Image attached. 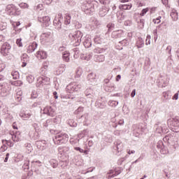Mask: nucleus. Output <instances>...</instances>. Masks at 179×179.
Returning a JSON list of instances; mask_svg holds the SVG:
<instances>
[{"label": "nucleus", "instance_id": "nucleus-1", "mask_svg": "<svg viewBox=\"0 0 179 179\" xmlns=\"http://www.w3.org/2000/svg\"><path fill=\"white\" fill-rule=\"evenodd\" d=\"M68 139H69L68 134L65 133L58 134L55 136V145H62L66 143Z\"/></svg>", "mask_w": 179, "mask_h": 179}, {"label": "nucleus", "instance_id": "nucleus-2", "mask_svg": "<svg viewBox=\"0 0 179 179\" xmlns=\"http://www.w3.org/2000/svg\"><path fill=\"white\" fill-rule=\"evenodd\" d=\"M69 37L71 38V41H76V45H79L82 42V37H83V34L80 31H76L73 34H70Z\"/></svg>", "mask_w": 179, "mask_h": 179}, {"label": "nucleus", "instance_id": "nucleus-3", "mask_svg": "<svg viewBox=\"0 0 179 179\" xmlns=\"http://www.w3.org/2000/svg\"><path fill=\"white\" fill-rule=\"evenodd\" d=\"M6 10L9 15H14L18 16L20 15V11L17 10V8L13 4H9L6 6Z\"/></svg>", "mask_w": 179, "mask_h": 179}, {"label": "nucleus", "instance_id": "nucleus-4", "mask_svg": "<svg viewBox=\"0 0 179 179\" xmlns=\"http://www.w3.org/2000/svg\"><path fill=\"white\" fill-rule=\"evenodd\" d=\"M10 44L4 43L1 48V54H2V55L4 57H6V55H8L9 52H10Z\"/></svg>", "mask_w": 179, "mask_h": 179}, {"label": "nucleus", "instance_id": "nucleus-5", "mask_svg": "<svg viewBox=\"0 0 179 179\" xmlns=\"http://www.w3.org/2000/svg\"><path fill=\"white\" fill-rule=\"evenodd\" d=\"M38 20L41 23H43V24L47 27L48 26H50V20H51V18H50L49 16H44L39 17Z\"/></svg>", "mask_w": 179, "mask_h": 179}, {"label": "nucleus", "instance_id": "nucleus-6", "mask_svg": "<svg viewBox=\"0 0 179 179\" xmlns=\"http://www.w3.org/2000/svg\"><path fill=\"white\" fill-rule=\"evenodd\" d=\"M36 57L38 59H45L47 58V52L43 50H39L36 52Z\"/></svg>", "mask_w": 179, "mask_h": 179}, {"label": "nucleus", "instance_id": "nucleus-7", "mask_svg": "<svg viewBox=\"0 0 179 179\" xmlns=\"http://www.w3.org/2000/svg\"><path fill=\"white\" fill-rule=\"evenodd\" d=\"M0 96L1 97H5V96H8V90L2 85H0Z\"/></svg>", "mask_w": 179, "mask_h": 179}, {"label": "nucleus", "instance_id": "nucleus-8", "mask_svg": "<svg viewBox=\"0 0 179 179\" xmlns=\"http://www.w3.org/2000/svg\"><path fill=\"white\" fill-rule=\"evenodd\" d=\"M132 8V3L130 4H121L119 6L120 9H122V10H129Z\"/></svg>", "mask_w": 179, "mask_h": 179}, {"label": "nucleus", "instance_id": "nucleus-9", "mask_svg": "<svg viewBox=\"0 0 179 179\" xmlns=\"http://www.w3.org/2000/svg\"><path fill=\"white\" fill-rule=\"evenodd\" d=\"M37 48V43H33L31 45H29L27 48V52H33Z\"/></svg>", "mask_w": 179, "mask_h": 179}, {"label": "nucleus", "instance_id": "nucleus-10", "mask_svg": "<svg viewBox=\"0 0 179 179\" xmlns=\"http://www.w3.org/2000/svg\"><path fill=\"white\" fill-rule=\"evenodd\" d=\"M12 139L14 142H19L22 139V135H20V133H16L12 136Z\"/></svg>", "mask_w": 179, "mask_h": 179}, {"label": "nucleus", "instance_id": "nucleus-11", "mask_svg": "<svg viewBox=\"0 0 179 179\" xmlns=\"http://www.w3.org/2000/svg\"><path fill=\"white\" fill-rule=\"evenodd\" d=\"M73 89L74 92H78V90H79L80 87L79 85H69L66 87V90H71V89Z\"/></svg>", "mask_w": 179, "mask_h": 179}, {"label": "nucleus", "instance_id": "nucleus-12", "mask_svg": "<svg viewBox=\"0 0 179 179\" xmlns=\"http://www.w3.org/2000/svg\"><path fill=\"white\" fill-rule=\"evenodd\" d=\"M171 16L173 20H177L178 19V13L176 10H173L171 13Z\"/></svg>", "mask_w": 179, "mask_h": 179}, {"label": "nucleus", "instance_id": "nucleus-13", "mask_svg": "<svg viewBox=\"0 0 179 179\" xmlns=\"http://www.w3.org/2000/svg\"><path fill=\"white\" fill-rule=\"evenodd\" d=\"M48 115H50L51 117H54L55 114V110H52V108H51V106L48 107Z\"/></svg>", "mask_w": 179, "mask_h": 179}, {"label": "nucleus", "instance_id": "nucleus-14", "mask_svg": "<svg viewBox=\"0 0 179 179\" xmlns=\"http://www.w3.org/2000/svg\"><path fill=\"white\" fill-rule=\"evenodd\" d=\"M69 52H65L64 54H63V59L64 61H65V62H68L69 61Z\"/></svg>", "mask_w": 179, "mask_h": 179}, {"label": "nucleus", "instance_id": "nucleus-15", "mask_svg": "<svg viewBox=\"0 0 179 179\" xmlns=\"http://www.w3.org/2000/svg\"><path fill=\"white\" fill-rule=\"evenodd\" d=\"M11 85L13 86H22V85H23V82H22V80H17L11 83Z\"/></svg>", "mask_w": 179, "mask_h": 179}, {"label": "nucleus", "instance_id": "nucleus-16", "mask_svg": "<svg viewBox=\"0 0 179 179\" xmlns=\"http://www.w3.org/2000/svg\"><path fill=\"white\" fill-rule=\"evenodd\" d=\"M104 59H105V57L103 55H99V56L96 57V62H103Z\"/></svg>", "mask_w": 179, "mask_h": 179}, {"label": "nucleus", "instance_id": "nucleus-17", "mask_svg": "<svg viewBox=\"0 0 179 179\" xmlns=\"http://www.w3.org/2000/svg\"><path fill=\"white\" fill-rule=\"evenodd\" d=\"M11 75L13 76V79H19L20 75L18 71H13Z\"/></svg>", "mask_w": 179, "mask_h": 179}, {"label": "nucleus", "instance_id": "nucleus-18", "mask_svg": "<svg viewBox=\"0 0 179 179\" xmlns=\"http://www.w3.org/2000/svg\"><path fill=\"white\" fill-rule=\"evenodd\" d=\"M21 59H22V61H24V62H27V59H29V56L27 55V54L24 53L21 56Z\"/></svg>", "mask_w": 179, "mask_h": 179}, {"label": "nucleus", "instance_id": "nucleus-19", "mask_svg": "<svg viewBox=\"0 0 179 179\" xmlns=\"http://www.w3.org/2000/svg\"><path fill=\"white\" fill-rule=\"evenodd\" d=\"M148 12H149V8L143 9L140 14V16H145V15H146V13H148Z\"/></svg>", "mask_w": 179, "mask_h": 179}, {"label": "nucleus", "instance_id": "nucleus-20", "mask_svg": "<svg viewBox=\"0 0 179 179\" xmlns=\"http://www.w3.org/2000/svg\"><path fill=\"white\" fill-rule=\"evenodd\" d=\"M19 6L21 7L22 9H27L29 8V4L26 3H20Z\"/></svg>", "mask_w": 179, "mask_h": 179}, {"label": "nucleus", "instance_id": "nucleus-21", "mask_svg": "<svg viewBox=\"0 0 179 179\" xmlns=\"http://www.w3.org/2000/svg\"><path fill=\"white\" fill-rule=\"evenodd\" d=\"M160 19H162V16H159L156 19H154L152 22L155 23V24H159V23L161 22Z\"/></svg>", "mask_w": 179, "mask_h": 179}, {"label": "nucleus", "instance_id": "nucleus-22", "mask_svg": "<svg viewBox=\"0 0 179 179\" xmlns=\"http://www.w3.org/2000/svg\"><path fill=\"white\" fill-rule=\"evenodd\" d=\"M144 43L142 41H138L136 43V46L138 48H142V47H143Z\"/></svg>", "mask_w": 179, "mask_h": 179}, {"label": "nucleus", "instance_id": "nucleus-23", "mask_svg": "<svg viewBox=\"0 0 179 179\" xmlns=\"http://www.w3.org/2000/svg\"><path fill=\"white\" fill-rule=\"evenodd\" d=\"M27 80L29 82V83H33L34 81V77L29 76L27 77Z\"/></svg>", "mask_w": 179, "mask_h": 179}, {"label": "nucleus", "instance_id": "nucleus-24", "mask_svg": "<svg viewBox=\"0 0 179 179\" xmlns=\"http://www.w3.org/2000/svg\"><path fill=\"white\" fill-rule=\"evenodd\" d=\"M16 44L18 45V47H23V43H22V38L17 39Z\"/></svg>", "mask_w": 179, "mask_h": 179}, {"label": "nucleus", "instance_id": "nucleus-25", "mask_svg": "<svg viewBox=\"0 0 179 179\" xmlns=\"http://www.w3.org/2000/svg\"><path fill=\"white\" fill-rule=\"evenodd\" d=\"M66 21L65 22H66V24H69V23H71V15H69V14H66Z\"/></svg>", "mask_w": 179, "mask_h": 179}, {"label": "nucleus", "instance_id": "nucleus-26", "mask_svg": "<svg viewBox=\"0 0 179 179\" xmlns=\"http://www.w3.org/2000/svg\"><path fill=\"white\" fill-rule=\"evenodd\" d=\"M49 66H50V62H44L43 64V66L44 69H48Z\"/></svg>", "mask_w": 179, "mask_h": 179}, {"label": "nucleus", "instance_id": "nucleus-27", "mask_svg": "<svg viewBox=\"0 0 179 179\" xmlns=\"http://www.w3.org/2000/svg\"><path fill=\"white\" fill-rule=\"evenodd\" d=\"M31 117V114L30 113L24 114L22 115V118H24V120H26V118H30Z\"/></svg>", "mask_w": 179, "mask_h": 179}, {"label": "nucleus", "instance_id": "nucleus-28", "mask_svg": "<svg viewBox=\"0 0 179 179\" xmlns=\"http://www.w3.org/2000/svg\"><path fill=\"white\" fill-rule=\"evenodd\" d=\"M6 29V26L3 25V22H0V30H5Z\"/></svg>", "mask_w": 179, "mask_h": 179}, {"label": "nucleus", "instance_id": "nucleus-29", "mask_svg": "<svg viewBox=\"0 0 179 179\" xmlns=\"http://www.w3.org/2000/svg\"><path fill=\"white\" fill-rule=\"evenodd\" d=\"M6 67V66L3 64H0V72H2L3 69Z\"/></svg>", "mask_w": 179, "mask_h": 179}, {"label": "nucleus", "instance_id": "nucleus-30", "mask_svg": "<svg viewBox=\"0 0 179 179\" xmlns=\"http://www.w3.org/2000/svg\"><path fill=\"white\" fill-rule=\"evenodd\" d=\"M9 159V153L6 155V158L4 159V163L8 162V159Z\"/></svg>", "mask_w": 179, "mask_h": 179}, {"label": "nucleus", "instance_id": "nucleus-31", "mask_svg": "<svg viewBox=\"0 0 179 179\" xmlns=\"http://www.w3.org/2000/svg\"><path fill=\"white\" fill-rule=\"evenodd\" d=\"M173 100H178V93H176L174 94V96H173Z\"/></svg>", "mask_w": 179, "mask_h": 179}, {"label": "nucleus", "instance_id": "nucleus-32", "mask_svg": "<svg viewBox=\"0 0 179 179\" xmlns=\"http://www.w3.org/2000/svg\"><path fill=\"white\" fill-rule=\"evenodd\" d=\"M135 94H136V90H134L131 94V96L135 97Z\"/></svg>", "mask_w": 179, "mask_h": 179}, {"label": "nucleus", "instance_id": "nucleus-33", "mask_svg": "<svg viewBox=\"0 0 179 179\" xmlns=\"http://www.w3.org/2000/svg\"><path fill=\"white\" fill-rule=\"evenodd\" d=\"M13 129H17V124L16 122L13 123Z\"/></svg>", "mask_w": 179, "mask_h": 179}, {"label": "nucleus", "instance_id": "nucleus-34", "mask_svg": "<svg viewBox=\"0 0 179 179\" xmlns=\"http://www.w3.org/2000/svg\"><path fill=\"white\" fill-rule=\"evenodd\" d=\"M156 11V7H152L150 8V13H152L153 12Z\"/></svg>", "mask_w": 179, "mask_h": 179}, {"label": "nucleus", "instance_id": "nucleus-35", "mask_svg": "<svg viewBox=\"0 0 179 179\" xmlns=\"http://www.w3.org/2000/svg\"><path fill=\"white\" fill-rule=\"evenodd\" d=\"M26 65H27V62L22 61V67L24 68V66H26Z\"/></svg>", "mask_w": 179, "mask_h": 179}, {"label": "nucleus", "instance_id": "nucleus-36", "mask_svg": "<svg viewBox=\"0 0 179 179\" xmlns=\"http://www.w3.org/2000/svg\"><path fill=\"white\" fill-rule=\"evenodd\" d=\"M127 153L128 155H134V153H135V150H129Z\"/></svg>", "mask_w": 179, "mask_h": 179}, {"label": "nucleus", "instance_id": "nucleus-37", "mask_svg": "<svg viewBox=\"0 0 179 179\" xmlns=\"http://www.w3.org/2000/svg\"><path fill=\"white\" fill-rule=\"evenodd\" d=\"M120 79H121V76L120 75H117L116 76V82H118L120 80Z\"/></svg>", "mask_w": 179, "mask_h": 179}, {"label": "nucleus", "instance_id": "nucleus-38", "mask_svg": "<svg viewBox=\"0 0 179 179\" xmlns=\"http://www.w3.org/2000/svg\"><path fill=\"white\" fill-rule=\"evenodd\" d=\"M57 92H53V95L55 96L54 97H55V99H58V95H57Z\"/></svg>", "mask_w": 179, "mask_h": 179}, {"label": "nucleus", "instance_id": "nucleus-39", "mask_svg": "<svg viewBox=\"0 0 179 179\" xmlns=\"http://www.w3.org/2000/svg\"><path fill=\"white\" fill-rule=\"evenodd\" d=\"M122 3H125V2H129V0H120Z\"/></svg>", "mask_w": 179, "mask_h": 179}, {"label": "nucleus", "instance_id": "nucleus-40", "mask_svg": "<svg viewBox=\"0 0 179 179\" xmlns=\"http://www.w3.org/2000/svg\"><path fill=\"white\" fill-rule=\"evenodd\" d=\"M67 92H69V93H73V87H71L69 90H67Z\"/></svg>", "mask_w": 179, "mask_h": 179}, {"label": "nucleus", "instance_id": "nucleus-41", "mask_svg": "<svg viewBox=\"0 0 179 179\" xmlns=\"http://www.w3.org/2000/svg\"><path fill=\"white\" fill-rule=\"evenodd\" d=\"M38 83H40V85H42V83H43V78H39L38 79Z\"/></svg>", "mask_w": 179, "mask_h": 179}, {"label": "nucleus", "instance_id": "nucleus-42", "mask_svg": "<svg viewBox=\"0 0 179 179\" xmlns=\"http://www.w3.org/2000/svg\"><path fill=\"white\" fill-rule=\"evenodd\" d=\"M74 149L75 150H78V151L80 150V148L79 147H76Z\"/></svg>", "mask_w": 179, "mask_h": 179}, {"label": "nucleus", "instance_id": "nucleus-43", "mask_svg": "<svg viewBox=\"0 0 179 179\" xmlns=\"http://www.w3.org/2000/svg\"><path fill=\"white\" fill-rule=\"evenodd\" d=\"M3 80V76L0 75V80Z\"/></svg>", "mask_w": 179, "mask_h": 179}, {"label": "nucleus", "instance_id": "nucleus-44", "mask_svg": "<svg viewBox=\"0 0 179 179\" xmlns=\"http://www.w3.org/2000/svg\"><path fill=\"white\" fill-rule=\"evenodd\" d=\"M16 26H20V22H16Z\"/></svg>", "mask_w": 179, "mask_h": 179}, {"label": "nucleus", "instance_id": "nucleus-45", "mask_svg": "<svg viewBox=\"0 0 179 179\" xmlns=\"http://www.w3.org/2000/svg\"><path fill=\"white\" fill-rule=\"evenodd\" d=\"M79 152H80V153H83V152H84V150H82V149H80V150H79Z\"/></svg>", "mask_w": 179, "mask_h": 179}, {"label": "nucleus", "instance_id": "nucleus-46", "mask_svg": "<svg viewBox=\"0 0 179 179\" xmlns=\"http://www.w3.org/2000/svg\"><path fill=\"white\" fill-rule=\"evenodd\" d=\"M113 171H110L109 173H108V174H112Z\"/></svg>", "mask_w": 179, "mask_h": 179}, {"label": "nucleus", "instance_id": "nucleus-47", "mask_svg": "<svg viewBox=\"0 0 179 179\" xmlns=\"http://www.w3.org/2000/svg\"><path fill=\"white\" fill-rule=\"evenodd\" d=\"M0 125H2V120L0 119Z\"/></svg>", "mask_w": 179, "mask_h": 179}, {"label": "nucleus", "instance_id": "nucleus-48", "mask_svg": "<svg viewBox=\"0 0 179 179\" xmlns=\"http://www.w3.org/2000/svg\"><path fill=\"white\" fill-rule=\"evenodd\" d=\"M108 82H110V80H106V83H108Z\"/></svg>", "mask_w": 179, "mask_h": 179}, {"label": "nucleus", "instance_id": "nucleus-49", "mask_svg": "<svg viewBox=\"0 0 179 179\" xmlns=\"http://www.w3.org/2000/svg\"><path fill=\"white\" fill-rule=\"evenodd\" d=\"M10 147L13 146V144H12V143L10 145Z\"/></svg>", "mask_w": 179, "mask_h": 179}, {"label": "nucleus", "instance_id": "nucleus-50", "mask_svg": "<svg viewBox=\"0 0 179 179\" xmlns=\"http://www.w3.org/2000/svg\"><path fill=\"white\" fill-rule=\"evenodd\" d=\"M92 75H93V74L91 73V74H90L88 76L90 78V76H92Z\"/></svg>", "mask_w": 179, "mask_h": 179}, {"label": "nucleus", "instance_id": "nucleus-51", "mask_svg": "<svg viewBox=\"0 0 179 179\" xmlns=\"http://www.w3.org/2000/svg\"><path fill=\"white\" fill-rule=\"evenodd\" d=\"M83 152H84V153H86V151H84Z\"/></svg>", "mask_w": 179, "mask_h": 179}, {"label": "nucleus", "instance_id": "nucleus-52", "mask_svg": "<svg viewBox=\"0 0 179 179\" xmlns=\"http://www.w3.org/2000/svg\"><path fill=\"white\" fill-rule=\"evenodd\" d=\"M112 177H115V176H112Z\"/></svg>", "mask_w": 179, "mask_h": 179}]
</instances>
